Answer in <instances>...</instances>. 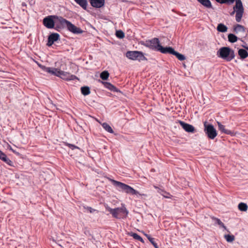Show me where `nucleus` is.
Listing matches in <instances>:
<instances>
[{
    "label": "nucleus",
    "instance_id": "1",
    "mask_svg": "<svg viewBox=\"0 0 248 248\" xmlns=\"http://www.w3.org/2000/svg\"><path fill=\"white\" fill-rule=\"evenodd\" d=\"M42 68L45 71L65 80H73L76 79H78V78L76 76L71 75L69 73L61 70L59 68L47 67L46 66H42Z\"/></svg>",
    "mask_w": 248,
    "mask_h": 248
},
{
    "label": "nucleus",
    "instance_id": "2",
    "mask_svg": "<svg viewBox=\"0 0 248 248\" xmlns=\"http://www.w3.org/2000/svg\"><path fill=\"white\" fill-rule=\"evenodd\" d=\"M108 180L111 182L113 186L118 188V190L119 191H123L127 194L131 195H137L139 194L138 191L127 185L112 179L109 178Z\"/></svg>",
    "mask_w": 248,
    "mask_h": 248
},
{
    "label": "nucleus",
    "instance_id": "3",
    "mask_svg": "<svg viewBox=\"0 0 248 248\" xmlns=\"http://www.w3.org/2000/svg\"><path fill=\"white\" fill-rule=\"evenodd\" d=\"M106 210L116 218L121 219L126 217L128 214V210L124 206L121 207L112 209L108 206L106 207Z\"/></svg>",
    "mask_w": 248,
    "mask_h": 248
},
{
    "label": "nucleus",
    "instance_id": "4",
    "mask_svg": "<svg viewBox=\"0 0 248 248\" xmlns=\"http://www.w3.org/2000/svg\"><path fill=\"white\" fill-rule=\"evenodd\" d=\"M217 56L227 62L232 61L235 57L234 52L229 47H221L217 52Z\"/></svg>",
    "mask_w": 248,
    "mask_h": 248
},
{
    "label": "nucleus",
    "instance_id": "5",
    "mask_svg": "<svg viewBox=\"0 0 248 248\" xmlns=\"http://www.w3.org/2000/svg\"><path fill=\"white\" fill-rule=\"evenodd\" d=\"M235 5L233 7L234 10L231 13V15H234L236 13L235 19L237 22L241 21L243 13L244 8L241 0H235Z\"/></svg>",
    "mask_w": 248,
    "mask_h": 248
},
{
    "label": "nucleus",
    "instance_id": "6",
    "mask_svg": "<svg viewBox=\"0 0 248 248\" xmlns=\"http://www.w3.org/2000/svg\"><path fill=\"white\" fill-rule=\"evenodd\" d=\"M141 44L151 49L156 51H158L159 48L161 46L160 41L157 38H154L152 39L142 42Z\"/></svg>",
    "mask_w": 248,
    "mask_h": 248
},
{
    "label": "nucleus",
    "instance_id": "7",
    "mask_svg": "<svg viewBox=\"0 0 248 248\" xmlns=\"http://www.w3.org/2000/svg\"><path fill=\"white\" fill-rule=\"evenodd\" d=\"M204 131L207 137L213 140L217 136V131L214 126L211 124H207L206 122L204 123Z\"/></svg>",
    "mask_w": 248,
    "mask_h": 248
},
{
    "label": "nucleus",
    "instance_id": "8",
    "mask_svg": "<svg viewBox=\"0 0 248 248\" xmlns=\"http://www.w3.org/2000/svg\"><path fill=\"white\" fill-rule=\"evenodd\" d=\"M126 56L132 60H139V61L146 60V58L142 52L139 51H129L126 53Z\"/></svg>",
    "mask_w": 248,
    "mask_h": 248
},
{
    "label": "nucleus",
    "instance_id": "9",
    "mask_svg": "<svg viewBox=\"0 0 248 248\" xmlns=\"http://www.w3.org/2000/svg\"><path fill=\"white\" fill-rule=\"evenodd\" d=\"M43 22L44 25L47 29L54 28L55 23V16H49L45 17Z\"/></svg>",
    "mask_w": 248,
    "mask_h": 248
},
{
    "label": "nucleus",
    "instance_id": "10",
    "mask_svg": "<svg viewBox=\"0 0 248 248\" xmlns=\"http://www.w3.org/2000/svg\"><path fill=\"white\" fill-rule=\"evenodd\" d=\"M69 21L62 16H55V23L56 28H66Z\"/></svg>",
    "mask_w": 248,
    "mask_h": 248
},
{
    "label": "nucleus",
    "instance_id": "11",
    "mask_svg": "<svg viewBox=\"0 0 248 248\" xmlns=\"http://www.w3.org/2000/svg\"><path fill=\"white\" fill-rule=\"evenodd\" d=\"M66 28L69 31L74 34H80L83 32L80 28L77 27L70 21L68 22Z\"/></svg>",
    "mask_w": 248,
    "mask_h": 248
},
{
    "label": "nucleus",
    "instance_id": "12",
    "mask_svg": "<svg viewBox=\"0 0 248 248\" xmlns=\"http://www.w3.org/2000/svg\"><path fill=\"white\" fill-rule=\"evenodd\" d=\"M179 123L182 127L187 132L194 133L195 132L194 127L186 123L183 121H179Z\"/></svg>",
    "mask_w": 248,
    "mask_h": 248
},
{
    "label": "nucleus",
    "instance_id": "13",
    "mask_svg": "<svg viewBox=\"0 0 248 248\" xmlns=\"http://www.w3.org/2000/svg\"><path fill=\"white\" fill-rule=\"evenodd\" d=\"M60 39V35L57 33H53L50 34L48 38L47 45L49 46H51L54 42L57 41Z\"/></svg>",
    "mask_w": 248,
    "mask_h": 248
},
{
    "label": "nucleus",
    "instance_id": "14",
    "mask_svg": "<svg viewBox=\"0 0 248 248\" xmlns=\"http://www.w3.org/2000/svg\"><path fill=\"white\" fill-rule=\"evenodd\" d=\"M91 5L94 8H99L105 4V0H90Z\"/></svg>",
    "mask_w": 248,
    "mask_h": 248
},
{
    "label": "nucleus",
    "instance_id": "15",
    "mask_svg": "<svg viewBox=\"0 0 248 248\" xmlns=\"http://www.w3.org/2000/svg\"><path fill=\"white\" fill-rule=\"evenodd\" d=\"M174 50L173 48H172L171 47L169 46V47H163L161 45L159 48V50L158 51H160V52L164 53V54H172L173 53Z\"/></svg>",
    "mask_w": 248,
    "mask_h": 248
},
{
    "label": "nucleus",
    "instance_id": "16",
    "mask_svg": "<svg viewBox=\"0 0 248 248\" xmlns=\"http://www.w3.org/2000/svg\"><path fill=\"white\" fill-rule=\"evenodd\" d=\"M217 125H218L219 130L220 131H221L222 133H225L226 134H228V135H233V132H232V131H231L230 130L226 129L225 128V126L224 125L222 124L220 122H217Z\"/></svg>",
    "mask_w": 248,
    "mask_h": 248
},
{
    "label": "nucleus",
    "instance_id": "17",
    "mask_svg": "<svg viewBox=\"0 0 248 248\" xmlns=\"http://www.w3.org/2000/svg\"><path fill=\"white\" fill-rule=\"evenodd\" d=\"M154 187L157 190V192L162 195L164 197L168 199L171 198L172 196L169 193L164 191L163 189L159 188L155 186H154Z\"/></svg>",
    "mask_w": 248,
    "mask_h": 248
},
{
    "label": "nucleus",
    "instance_id": "18",
    "mask_svg": "<svg viewBox=\"0 0 248 248\" xmlns=\"http://www.w3.org/2000/svg\"><path fill=\"white\" fill-rule=\"evenodd\" d=\"M101 82L104 84V86L106 88L109 89V90L116 92L118 91V89L110 83L104 81H101Z\"/></svg>",
    "mask_w": 248,
    "mask_h": 248
},
{
    "label": "nucleus",
    "instance_id": "19",
    "mask_svg": "<svg viewBox=\"0 0 248 248\" xmlns=\"http://www.w3.org/2000/svg\"><path fill=\"white\" fill-rule=\"evenodd\" d=\"M0 159L6 164L11 165L12 161L7 157L6 155L0 150Z\"/></svg>",
    "mask_w": 248,
    "mask_h": 248
},
{
    "label": "nucleus",
    "instance_id": "20",
    "mask_svg": "<svg viewBox=\"0 0 248 248\" xmlns=\"http://www.w3.org/2000/svg\"><path fill=\"white\" fill-rule=\"evenodd\" d=\"M74 1L84 10H87L88 5L87 0H74Z\"/></svg>",
    "mask_w": 248,
    "mask_h": 248
},
{
    "label": "nucleus",
    "instance_id": "21",
    "mask_svg": "<svg viewBox=\"0 0 248 248\" xmlns=\"http://www.w3.org/2000/svg\"><path fill=\"white\" fill-rule=\"evenodd\" d=\"M233 30L236 33H238L239 32H244L245 31L244 27L239 24H237L234 26L233 27Z\"/></svg>",
    "mask_w": 248,
    "mask_h": 248
},
{
    "label": "nucleus",
    "instance_id": "22",
    "mask_svg": "<svg viewBox=\"0 0 248 248\" xmlns=\"http://www.w3.org/2000/svg\"><path fill=\"white\" fill-rule=\"evenodd\" d=\"M238 53L241 59H244L248 57V53L245 49L242 48L239 49Z\"/></svg>",
    "mask_w": 248,
    "mask_h": 248
},
{
    "label": "nucleus",
    "instance_id": "23",
    "mask_svg": "<svg viewBox=\"0 0 248 248\" xmlns=\"http://www.w3.org/2000/svg\"><path fill=\"white\" fill-rule=\"evenodd\" d=\"M204 7L208 8H212V4L209 0H197Z\"/></svg>",
    "mask_w": 248,
    "mask_h": 248
},
{
    "label": "nucleus",
    "instance_id": "24",
    "mask_svg": "<svg viewBox=\"0 0 248 248\" xmlns=\"http://www.w3.org/2000/svg\"><path fill=\"white\" fill-rule=\"evenodd\" d=\"M217 30L219 32H225L227 31V27L222 23L218 24L217 26Z\"/></svg>",
    "mask_w": 248,
    "mask_h": 248
},
{
    "label": "nucleus",
    "instance_id": "25",
    "mask_svg": "<svg viewBox=\"0 0 248 248\" xmlns=\"http://www.w3.org/2000/svg\"><path fill=\"white\" fill-rule=\"evenodd\" d=\"M102 124V126L103 127V128L107 132H108L110 133H113L114 132L113 130L112 129V128L111 127V126L107 123H104L102 124Z\"/></svg>",
    "mask_w": 248,
    "mask_h": 248
},
{
    "label": "nucleus",
    "instance_id": "26",
    "mask_svg": "<svg viewBox=\"0 0 248 248\" xmlns=\"http://www.w3.org/2000/svg\"><path fill=\"white\" fill-rule=\"evenodd\" d=\"M172 55L175 56L177 57V58L180 61H184L186 59V57L184 55L180 54L175 51V50L172 53Z\"/></svg>",
    "mask_w": 248,
    "mask_h": 248
},
{
    "label": "nucleus",
    "instance_id": "27",
    "mask_svg": "<svg viewBox=\"0 0 248 248\" xmlns=\"http://www.w3.org/2000/svg\"><path fill=\"white\" fill-rule=\"evenodd\" d=\"M81 92L84 95H87L90 93V88L87 86H84L81 88Z\"/></svg>",
    "mask_w": 248,
    "mask_h": 248
},
{
    "label": "nucleus",
    "instance_id": "28",
    "mask_svg": "<svg viewBox=\"0 0 248 248\" xmlns=\"http://www.w3.org/2000/svg\"><path fill=\"white\" fill-rule=\"evenodd\" d=\"M228 40L231 43H235L237 40L238 38L236 36L234 35L233 34L230 33L228 36Z\"/></svg>",
    "mask_w": 248,
    "mask_h": 248
},
{
    "label": "nucleus",
    "instance_id": "29",
    "mask_svg": "<svg viewBox=\"0 0 248 248\" xmlns=\"http://www.w3.org/2000/svg\"><path fill=\"white\" fill-rule=\"evenodd\" d=\"M212 219L215 221V223L218 224L220 227L226 229V228L223 222L218 218L215 217H213Z\"/></svg>",
    "mask_w": 248,
    "mask_h": 248
},
{
    "label": "nucleus",
    "instance_id": "30",
    "mask_svg": "<svg viewBox=\"0 0 248 248\" xmlns=\"http://www.w3.org/2000/svg\"><path fill=\"white\" fill-rule=\"evenodd\" d=\"M109 75L107 71H104L100 74V77L103 80H107L108 78Z\"/></svg>",
    "mask_w": 248,
    "mask_h": 248
},
{
    "label": "nucleus",
    "instance_id": "31",
    "mask_svg": "<svg viewBox=\"0 0 248 248\" xmlns=\"http://www.w3.org/2000/svg\"><path fill=\"white\" fill-rule=\"evenodd\" d=\"M238 208L240 211H246L248 209V206L246 203L241 202L238 204Z\"/></svg>",
    "mask_w": 248,
    "mask_h": 248
},
{
    "label": "nucleus",
    "instance_id": "32",
    "mask_svg": "<svg viewBox=\"0 0 248 248\" xmlns=\"http://www.w3.org/2000/svg\"><path fill=\"white\" fill-rule=\"evenodd\" d=\"M116 36L120 39H122L124 37V33L121 30L117 31L116 32Z\"/></svg>",
    "mask_w": 248,
    "mask_h": 248
},
{
    "label": "nucleus",
    "instance_id": "33",
    "mask_svg": "<svg viewBox=\"0 0 248 248\" xmlns=\"http://www.w3.org/2000/svg\"><path fill=\"white\" fill-rule=\"evenodd\" d=\"M225 238L226 241L228 242H232L234 240V236L232 235H225Z\"/></svg>",
    "mask_w": 248,
    "mask_h": 248
},
{
    "label": "nucleus",
    "instance_id": "34",
    "mask_svg": "<svg viewBox=\"0 0 248 248\" xmlns=\"http://www.w3.org/2000/svg\"><path fill=\"white\" fill-rule=\"evenodd\" d=\"M132 236H133V237L136 239V240H138L141 242H143V239L141 238V237H140L139 234H138L137 233H133L131 235Z\"/></svg>",
    "mask_w": 248,
    "mask_h": 248
},
{
    "label": "nucleus",
    "instance_id": "35",
    "mask_svg": "<svg viewBox=\"0 0 248 248\" xmlns=\"http://www.w3.org/2000/svg\"><path fill=\"white\" fill-rule=\"evenodd\" d=\"M146 236L147 237L150 242L154 245L155 248H158L157 245L154 241V238L150 237L149 235L146 234Z\"/></svg>",
    "mask_w": 248,
    "mask_h": 248
},
{
    "label": "nucleus",
    "instance_id": "36",
    "mask_svg": "<svg viewBox=\"0 0 248 248\" xmlns=\"http://www.w3.org/2000/svg\"><path fill=\"white\" fill-rule=\"evenodd\" d=\"M235 0H216V1L219 3L223 4L226 3H232Z\"/></svg>",
    "mask_w": 248,
    "mask_h": 248
},
{
    "label": "nucleus",
    "instance_id": "37",
    "mask_svg": "<svg viewBox=\"0 0 248 248\" xmlns=\"http://www.w3.org/2000/svg\"><path fill=\"white\" fill-rule=\"evenodd\" d=\"M66 146H67L69 148H70L72 150H74L75 149H79V147H78V146H77L74 144H70V143H66Z\"/></svg>",
    "mask_w": 248,
    "mask_h": 248
},
{
    "label": "nucleus",
    "instance_id": "38",
    "mask_svg": "<svg viewBox=\"0 0 248 248\" xmlns=\"http://www.w3.org/2000/svg\"><path fill=\"white\" fill-rule=\"evenodd\" d=\"M87 209L88 210H89V211L91 213H93V212H94L95 211V209H93L92 208L90 207H87Z\"/></svg>",
    "mask_w": 248,
    "mask_h": 248
},
{
    "label": "nucleus",
    "instance_id": "39",
    "mask_svg": "<svg viewBox=\"0 0 248 248\" xmlns=\"http://www.w3.org/2000/svg\"><path fill=\"white\" fill-rule=\"evenodd\" d=\"M8 148L10 150L12 151L13 153H16V151L15 150H14L11 147V146L10 145H9V147H8Z\"/></svg>",
    "mask_w": 248,
    "mask_h": 248
},
{
    "label": "nucleus",
    "instance_id": "40",
    "mask_svg": "<svg viewBox=\"0 0 248 248\" xmlns=\"http://www.w3.org/2000/svg\"><path fill=\"white\" fill-rule=\"evenodd\" d=\"M245 48H246L247 50H248V47H245Z\"/></svg>",
    "mask_w": 248,
    "mask_h": 248
}]
</instances>
